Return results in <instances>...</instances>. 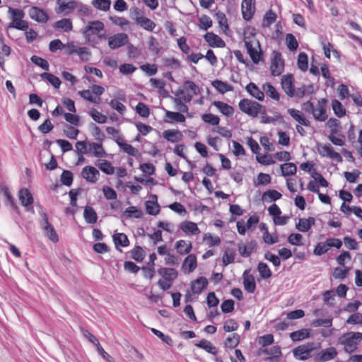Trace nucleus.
Wrapping results in <instances>:
<instances>
[{
  "label": "nucleus",
  "instance_id": "obj_58",
  "mask_svg": "<svg viewBox=\"0 0 362 362\" xmlns=\"http://www.w3.org/2000/svg\"><path fill=\"white\" fill-rule=\"evenodd\" d=\"M151 331L153 334L159 337L164 343L168 346H173V340L170 336L164 334L162 332L155 328H151Z\"/></svg>",
  "mask_w": 362,
  "mask_h": 362
},
{
  "label": "nucleus",
  "instance_id": "obj_1",
  "mask_svg": "<svg viewBox=\"0 0 362 362\" xmlns=\"http://www.w3.org/2000/svg\"><path fill=\"white\" fill-rule=\"evenodd\" d=\"M240 110L250 117H255L259 114H265V107L257 102L242 99L238 104Z\"/></svg>",
  "mask_w": 362,
  "mask_h": 362
},
{
  "label": "nucleus",
  "instance_id": "obj_60",
  "mask_svg": "<svg viewBox=\"0 0 362 362\" xmlns=\"http://www.w3.org/2000/svg\"><path fill=\"white\" fill-rule=\"evenodd\" d=\"M90 115L91 116L93 119L98 123L104 124L107 121V117L104 115H102L95 108H92L90 110Z\"/></svg>",
  "mask_w": 362,
  "mask_h": 362
},
{
  "label": "nucleus",
  "instance_id": "obj_19",
  "mask_svg": "<svg viewBox=\"0 0 362 362\" xmlns=\"http://www.w3.org/2000/svg\"><path fill=\"white\" fill-rule=\"evenodd\" d=\"M29 16L33 20L38 23H46L48 21L47 13L42 9L35 6L30 9Z\"/></svg>",
  "mask_w": 362,
  "mask_h": 362
},
{
  "label": "nucleus",
  "instance_id": "obj_17",
  "mask_svg": "<svg viewBox=\"0 0 362 362\" xmlns=\"http://www.w3.org/2000/svg\"><path fill=\"white\" fill-rule=\"evenodd\" d=\"M319 153L323 157H328L339 163L342 162V157L341 155L334 151L330 144L321 145L319 148Z\"/></svg>",
  "mask_w": 362,
  "mask_h": 362
},
{
  "label": "nucleus",
  "instance_id": "obj_31",
  "mask_svg": "<svg viewBox=\"0 0 362 362\" xmlns=\"http://www.w3.org/2000/svg\"><path fill=\"white\" fill-rule=\"evenodd\" d=\"M326 125L328 128L330 129L329 134L341 135V133H342L341 122L336 118H329L327 122Z\"/></svg>",
  "mask_w": 362,
  "mask_h": 362
},
{
  "label": "nucleus",
  "instance_id": "obj_5",
  "mask_svg": "<svg viewBox=\"0 0 362 362\" xmlns=\"http://www.w3.org/2000/svg\"><path fill=\"white\" fill-rule=\"evenodd\" d=\"M245 46L248 54L250 55L254 64H258L261 60V51H258L257 47L260 49V45L258 41L248 40L246 37L244 39Z\"/></svg>",
  "mask_w": 362,
  "mask_h": 362
},
{
  "label": "nucleus",
  "instance_id": "obj_6",
  "mask_svg": "<svg viewBox=\"0 0 362 362\" xmlns=\"http://www.w3.org/2000/svg\"><path fill=\"white\" fill-rule=\"evenodd\" d=\"M56 4V13H63L65 16L71 14L78 6L77 2L74 0H57Z\"/></svg>",
  "mask_w": 362,
  "mask_h": 362
},
{
  "label": "nucleus",
  "instance_id": "obj_21",
  "mask_svg": "<svg viewBox=\"0 0 362 362\" xmlns=\"http://www.w3.org/2000/svg\"><path fill=\"white\" fill-rule=\"evenodd\" d=\"M208 280L206 278L201 276L194 280L191 283V289L194 293L199 294L204 289L206 288L208 286Z\"/></svg>",
  "mask_w": 362,
  "mask_h": 362
},
{
  "label": "nucleus",
  "instance_id": "obj_37",
  "mask_svg": "<svg viewBox=\"0 0 362 362\" xmlns=\"http://www.w3.org/2000/svg\"><path fill=\"white\" fill-rule=\"evenodd\" d=\"M195 346L205 350L207 353H209L214 356L217 354V349L212 343L206 339H202L199 342L195 344Z\"/></svg>",
  "mask_w": 362,
  "mask_h": 362
},
{
  "label": "nucleus",
  "instance_id": "obj_2",
  "mask_svg": "<svg viewBox=\"0 0 362 362\" xmlns=\"http://www.w3.org/2000/svg\"><path fill=\"white\" fill-rule=\"evenodd\" d=\"M8 13L11 15V23L7 26L8 29L16 28L20 30H27L28 23L23 20L25 16L23 11L9 7Z\"/></svg>",
  "mask_w": 362,
  "mask_h": 362
},
{
  "label": "nucleus",
  "instance_id": "obj_27",
  "mask_svg": "<svg viewBox=\"0 0 362 362\" xmlns=\"http://www.w3.org/2000/svg\"><path fill=\"white\" fill-rule=\"evenodd\" d=\"M245 89L248 92V93L251 95L253 98L260 101H262L264 100V91L261 90L255 83L250 82L246 86Z\"/></svg>",
  "mask_w": 362,
  "mask_h": 362
},
{
  "label": "nucleus",
  "instance_id": "obj_44",
  "mask_svg": "<svg viewBox=\"0 0 362 362\" xmlns=\"http://www.w3.org/2000/svg\"><path fill=\"white\" fill-rule=\"evenodd\" d=\"M40 76L43 80L47 81L51 83L55 88H59L61 81L57 76L47 72L42 73Z\"/></svg>",
  "mask_w": 362,
  "mask_h": 362
},
{
  "label": "nucleus",
  "instance_id": "obj_26",
  "mask_svg": "<svg viewBox=\"0 0 362 362\" xmlns=\"http://www.w3.org/2000/svg\"><path fill=\"white\" fill-rule=\"evenodd\" d=\"M288 113L292 117L296 122H298L301 125L305 127H309L310 125V122L308 120L304 115L299 110L290 108L287 110Z\"/></svg>",
  "mask_w": 362,
  "mask_h": 362
},
{
  "label": "nucleus",
  "instance_id": "obj_61",
  "mask_svg": "<svg viewBox=\"0 0 362 362\" xmlns=\"http://www.w3.org/2000/svg\"><path fill=\"white\" fill-rule=\"evenodd\" d=\"M329 140L334 145L342 146L345 144V136L343 133L341 135L329 134L328 136Z\"/></svg>",
  "mask_w": 362,
  "mask_h": 362
},
{
  "label": "nucleus",
  "instance_id": "obj_25",
  "mask_svg": "<svg viewBox=\"0 0 362 362\" xmlns=\"http://www.w3.org/2000/svg\"><path fill=\"white\" fill-rule=\"evenodd\" d=\"M315 223V219L313 217L308 218H300L298 223L296 225V228L300 232H308Z\"/></svg>",
  "mask_w": 362,
  "mask_h": 362
},
{
  "label": "nucleus",
  "instance_id": "obj_7",
  "mask_svg": "<svg viewBox=\"0 0 362 362\" xmlns=\"http://www.w3.org/2000/svg\"><path fill=\"white\" fill-rule=\"evenodd\" d=\"M284 61L282 59L281 54L279 52H273V58L271 62L270 70L274 76H279L284 71Z\"/></svg>",
  "mask_w": 362,
  "mask_h": 362
},
{
  "label": "nucleus",
  "instance_id": "obj_32",
  "mask_svg": "<svg viewBox=\"0 0 362 362\" xmlns=\"http://www.w3.org/2000/svg\"><path fill=\"white\" fill-rule=\"evenodd\" d=\"M212 105L218 109L223 115L227 117L232 116L234 112V110L232 106L222 101H214Z\"/></svg>",
  "mask_w": 362,
  "mask_h": 362
},
{
  "label": "nucleus",
  "instance_id": "obj_43",
  "mask_svg": "<svg viewBox=\"0 0 362 362\" xmlns=\"http://www.w3.org/2000/svg\"><path fill=\"white\" fill-rule=\"evenodd\" d=\"M240 335L237 333H234L231 337L226 338L224 341V346L230 349H234L240 344Z\"/></svg>",
  "mask_w": 362,
  "mask_h": 362
},
{
  "label": "nucleus",
  "instance_id": "obj_50",
  "mask_svg": "<svg viewBox=\"0 0 362 362\" xmlns=\"http://www.w3.org/2000/svg\"><path fill=\"white\" fill-rule=\"evenodd\" d=\"M90 148L93 151V153L95 157H105L106 156V152L104 151L103 148L102 143H90L89 144Z\"/></svg>",
  "mask_w": 362,
  "mask_h": 362
},
{
  "label": "nucleus",
  "instance_id": "obj_62",
  "mask_svg": "<svg viewBox=\"0 0 362 362\" xmlns=\"http://www.w3.org/2000/svg\"><path fill=\"white\" fill-rule=\"evenodd\" d=\"M203 239L204 241H207L210 247L218 246L221 243L220 238L217 235H213L211 233H206Z\"/></svg>",
  "mask_w": 362,
  "mask_h": 362
},
{
  "label": "nucleus",
  "instance_id": "obj_20",
  "mask_svg": "<svg viewBox=\"0 0 362 362\" xmlns=\"http://www.w3.org/2000/svg\"><path fill=\"white\" fill-rule=\"evenodd\" d=\"M209 45L212 47H224L225 42L217 35L213 33H206L204 36Z\"/></svg>",
  "mask_w": 362,
  "mask_h": 362
},
{
  "label": "nucleus",
  "instance_id": "obj_14",
  "mask_svg": "<svg viewBox=\"0 0 362 362\" xmlns=\"http://www.w3.org/2000/svg\"><path fill=\"white\" fill-rule=\"evenodd\" d=\"M241 7L243 19L250 21L255 12V0H243Z\"/></svg>",
  "mask_w": 362,
  "mask_h": 362
},
{
  "label": "nucleus",
  "instance_id": "obj_9",
  "mask_svg": "<svg viewBox=\"0 0 362 362\" xmlns=\"http://www.w3.org/2000/svg\"><path fill=\"white\" fill-rule=\"evenodd\" d=\"M337 355L334 347H329L320 351L314 355L313 362H327L334 358Z\"/></svg>",
  "mask_w": 362,
  "mask_h": 362
},
{
  "label": "nucleus",
  "instance_id": "obj_39",
  "mask_svg": "<svg viewBox=\"0 0 362 362\" xmlns=\"http://www.w3.org/2000/svg\"><path fill=\"white\" fill-rule=\"evenodd\" d=\"M175 248L180 255L188 254L192 250V244L189 241L180 240L176 243Z\"/></svg>",
  "mask_w": 362,
  "mask_h": 362
},
{
  "label": "nucleus",
  "instance_id": "obj_42",
  "mask_svg": "<svg viewBox=\"0 0 362 362\" xmlns=\"http://www.w3.org/2000/svg\"><path fill=\"white\" fill-rule=\"evenodd\" d=\"M113 241L117 248L118 246L127 247L129 243L127 236L123 233L115 234Z\"/></svg>",
  "mask_w": 362,
  "mask_h": 362
},
{
  "label": "nucleus",
  "instance_id": "obj_4",
  "mask_svg": "<svg viewBox=\"0 0 362 362\" xmlns=\"http://www.w3.org/2000/svg\"><path fill=\"white\" fill-rule=\"evenodd\" d=\"M104 30V23L102 21L96 20L88 22L86 25L81 29V33L86 40L90 42V37L92 35H98Z\"/></svg>",
  "mask_w": 362,
  "mask_h": 362
},
{
  "label": "nucleus",
  "instance_id": "obj_12",
  "mask_svg": "<svg viewBox=\"0 0 362 362\" xmlns=\"http://www.w3.org/2000/svg\"><path fill=\"white\" fill-rule=\"evenodd\" d=\"M262 354L272 355L271 356L266 358L265 360L272 362H278L282 355L281 347L279 346H274L269 349L267 348H260L257 350V356H261Z\"/></svg>",
  "mask_w": 362,
  "mask_h": 362
},
{
  "label": "nucleus",
  "instance_id": "obj_57",
  "mask_svg": "<svg viewBox=\"0 0 362 362\" xmlns=\"http://www.w3.org/2000/svg\"><path fill=\"white\" fill-rule=\"evenodd\" d=\"M93 6L101 11H107L110 8V0H93L92 2Z\"/></svg>",
  "mask_w": 362,
  "mask_h": 362
},
{
  "label": "nucleus",
  "instance_id": "obj_40",
  "mask_svg": "<svg viewBox=\"0 0 362 362\" xmlns=\"http://www.w3.org/2000/svg\"><path fill=\"white\" fill-rule=\"evenodd\" d=\"M281 175L284 177L293 175L296 173L297 167L293 163H286L281 165Z\"/></svg>",
  "mask_w": 362,
  "mask_h": 362
},
{
  "label": "nucleus",
  "instance_id": "obj_56",
  "mask_svg": "<svg viewBox=\"0 0 362 362\" xmlns=\"http://www.w3.org/2000/svg\"><path fill=\"white\" fill-rule=\"evenodd\" d=\"M63 131L66 136L70 139H76L79 133L78 129L67 124L64 125Z\"/></svg>",
  "mask_w": 362,
  "mask_h": 362
},
{
  "label": "nucleus",
  "instance_id": "obj_51",
  "mask_svg": "<svg viewBox=\"0 0 362 362\" xmlns=\"http://www.w3.org/2000/svg\"><path fill=\"white\" fill-rule=\"evenodd\" d=\"M297 65L299 69L305 71L308 68V58L305 52H300L298 56Z\"/></svg>",
  "mask_w": 362,
  "mask_h": 362
},
{
  "label": "nucleus",
  "instance_id": "obj_23",
  "mask_svg": "<svg viewBox=\"0 0 362 362\" xmlns=\"http://www.w3.org/2000/svg\"><path fill=\"white\" fill-rule=\"evenodd\" d=\"M180 229L187 235H198L200 233V230L197 225L192 221H185L181 223Z\"/></svg>",
  "mask_w": 362,
  "mask_h": 362
},
{
  "label": "nucleus",
  "instance_id": "obj_38",
  "mask_svg": "<svg viewBox=\"0 0 362 362\" xmlns=\"http://www.w3.org/2000/svg\"><path fill=\"white\" fill-rule=\"evenodd\" d=\"M165 117L168 119L166 120L167 122H184L185 121V117L181 112H172L165 110Z\"/></svg>",
  "mask_w": 362,
  "mask_h": 362
},
{
  "label": "nucleus",
  "instance_id": "obj_47",
  "mask_svg": "<svg viewBox=\"0 0 362 362\" xmlns=\"http://www.w3.org/2000/svg\"><path fill=\"white\" fill-rule=\"evenodd\" d=\"M183 267L188 269V272H193L197 267V257L194 255H189L185 259Z\"/></svg>",
  "mask_w": 362,
  "mask_h": 362
},
{
  "label": "nucleus",
  "instance_id": "obj_8",
  "mask_svg": "<svg viewBox=\"0 0 362 362\" xmlns=\"http://www.w3.org/2000/svg\"><path fill=\"white\" fill-rule=\"evenodd\" d=\"M348 334L351 336L345 339L341 340L340 344L345 346L344 351L350 354L354 349H349L348 347L356 348V346L362 340V333L359 332H351L348 333Z\"/></svg>",
  "mask_w": 362,
  "mask_h": 362
},
{
  "label": "nucleus",
  "instance_id": "obj_49",
  "mask_svg": "<svg viewBox=\"0 0 362 362\" xmlns=\"http://www.w3.org/2000/svg\"><path fill=\"white\" fill-rule=\"evenodd\" d=\"M146 213L156 216L160 211V206L157 202L146 201L145 203Z\"/></svg>",
  "mask_w": 362,
  "mask_h": 362
},
{
  "label": "nucleus",
  "instance_id": "obj_11",
  "mask_svg": "<svg viewBox=\"0 0 362 362\" xmlns=\"http://www.w3.org/2000/svg\"><path fill=\"white\" fill-rule=\"evenodd\" d=\"M281 86L282 90L290 98L295 95L294 77L293 74H286L282 76Z\"/></svg>",
  "mask_w": 362,
  "mask_h": 362
},
{
  "label": "nucleus",
  "instance_id": "obj_13",
  "mask_svg": "<svg viewBox=\"0 0 362 362\" xmlns=\"http://www.w3.org/2000/svg\"><path fill=\"white\" fill-rule=\"evenodd\" d=\"M18 197L21 204L26 208L27 211L34 212V209L32 206L33 203V197L28 189H21L18 192Z\"/></svg>",
  "mask_w": 362,
  "mask_h": 362
},
{
  "label": "nucleus",
  "instance_id": "obj_15",
  "mask_svg": "<svg viewBox=\"0 0 362 362\" xmlns=\"http://www.w3.org/2000/svg\"><path fill=\"white\" fill-rule=\"evenodd\" d=\"M81 176L90 183H95L100 177V172L90 165L85 166L81 171Z\"/></svg>",
  "mask_w": 362,
  "mask_h": 362
},
{
  "label": "nucleus",
  "instance_id": "obj_10",
  "mask_svg": "<svg viewBox=\"0 0 362 362\" xmlns=\"http://www.w3.org/2000/svg\"><path fill=\"white\" fill-rule=\"evenodd\" d=\"M327 103V100L325 98H322L319 100L316 107H314L312 115L315 120L325 122L327 119L328 117L326 113Z\"/></svg>",
  "mask_w": 362,
  "mask_h": 362
},
{
  "label": "nucleus",
  "instance_id": "obj_54",
  "mask_svg": "<svg viewBox=\"0 0 362 362\" xmlns=\"http://www.w3.org/2000/svg\"><path fill=\"white\" fill-rule=\"evenodd\" d=\"M116 142L118 144V146L121 148H122V150L124 152H126L128 155L132 156H136V154L137 153V150L134 146H132L131 144L120 141L119 139H117Z\"/></svg>",
  "mask_w": 362,
  "mask_h": 362
},
{
  "label": "nucleus",
  "instance_id": "obj_3",
  "mask_svg": "<svg viewBox=\"0 0 362 362\" xmlns=\"http://www.w3.org/2000/svg\"><path fill=\"white\" fill-rule=\"evenodd\" d=\"M320 345L317 346L314 342H308L296 347L292 350L293 356L300 361H306L313 355V351L318 349Z\"/></svg>",
  "mask_w": 362,
  "mask_h": 362
},
{
  "label": "nucleus",
  "instance_id": "obj_53",
  "mask_svg": "<svg viewBox=\"0 0 362 362\" xmlns=\"http://www.w3.org/2000/svg\"><path fill=\"white\" fill-rule=\"evenodd\" d=\"M30 59L33 64H35L37 66H39L43 70H45V71L49 70V64L46 59H45L40 57L36 56V55L32 56Z\"/></svg>",
  "mask_w": 362,
  "mask_h": 362
},
{
  "label": "nucleus",
  "instance_id": "obj_18",
  "mask_svg": "<svg viewBox=\"0 0 362 362\" xmlns=\"http://www.w3.org/2000/svg\"><path fill=\"white\" fill-rule=\"evenodd\" d=\"M43 230L47 237L52 242L56 243L59 241V236L53 226L49 223L46 214H43Z\"/></svg>",
  "mask_w": 362,
  "mask_h": 362
},
{
  "label": "nucleus",
  "instance_id": "obj_41",
  "mask_svg": "<svg viewBox=\"0 0 362 362\" xmlns=\"http://www.w3.org/2000/svg\"><path fill=\"white\" fill-rule=\"evenodd\" d=\"M211 84L221 93H225L233 90V87L230 84L220 80H215Z\"/></svg>",
  "mask_w": 362,
  "mask_h": 362
},
{
  "label": "nucleus",
  "instance_id": "obj_36",
  "mask_svg": "<svg viewBox=\"0 0 362 362\" xmlns=\"http://www.w3.org/2000/svg\"><path fill=\"white\" fill-rule=\"evenodd\" d=\"M310 336V329H301L290 334V338L293 341H300L305 339L309 338Z\"/></svg>",
  "mask_w": 362,
  "mask_h": 362
},
{
  "label": "nucleus",
  "instance_id": "obj_24",
  "mask_svg": "<svg viewBox=\"0 0 362 362\" xmlns=\"http://www.w3.org/2000/svg\"><path fill=\"white\" fill-rule=\"evenodd\" d=\"M257 245V243L255 240H251L247 244H239L238 251L241 256L247 257L256 249Z\"/></svg>",
  "mask_w": 362,
  "mask_h": 362
},
{
  "label": "nucleus",
  "instance_id": "obj_63",
  "mask_svg": "<svg viewBox=\"0 0 362 362\" xmlns=\"http://www.w3.org/2000/svg\"><path fill=\"white\" fill-rule=\"evenodd\" d=\"M235 302L232 299H227L223 301L221 305V310L223 313H230L234 310Z\"/></svg>",
  "mask_w": 362,
  "mask_h": 362
},
{
  "label": "nucleus",
  "instance_id": "obj_16",
  "mask_svg": "<svg viewBox=\"0 0 362 362\" xmlns=\"http://www.w3.org/2000/svg\"><path fill=\"white\" fill-rule=\"evenodd\" d=\"M128 41V36L125 33L115 34L108 38V45L110 49H115L124 45Z\"/></svg>",
  "mask_w": 362,
  "mask_h": 362
},
{
  "label": "nucleus",
  "instance_id": "obj_64",
  "mask_svg": "<svg viewBox=\"0 0 362 362\" xmlns=\"http://www.w3.org/2000/svg\"><path fill=\"white\" fill-rule=\"evenodd\" d=\"M346 324L362 325V314L356 313L351 315L346 321Z\"/></svg>",
  "mask_w": 362,
  "mask_h": 362
},
{
  "label": "nucleus",
  "instance_id": "obj_29",
  "mask_svg": "<svg viewBox=\"0 0 362 362\" xmlns=\"http://www.w3.org/2000/svg\"><path fill=\"white\" fill-rule=\"evenodd\" d=\"M53 28L64 32H70L73 29L72 21L70 18H62L56 21L53 25Z\"/></svg>",
  "mask_w": 362,
  "mask_h": 362
},
{
  "label": "nucleus",
  "instance_id": "obj_35",
  "mask_svg": "<svg viewBox=\"0 0 362 362\" xmlns=\"http://www.w3.org/2000/svg\"><path fill=\"white\" fill-rule=\"evenodd\" d=\"M264 93L272 98L274 100L279 101L280 99V94L276 89L269 82H266L262 85Z\"/></svg>",
  "mask_w": 362,
  "mask_h": 362
},
{
  "label": "nucleus",
  "instance_id": "obj_46",
  "mask_svg": "<svg viewBox=\"0 0 362 362\" xmlns=\"http://www.w3.org/2000/svg\"><path fill=\"white\" fill-rule=\"evenodd\" d=\"M332 107L334 113L338 117H342L346 115V109L339 100L336 99L333 100L332 101Z\"/></svg>",
  "mask_w": 362,
  "mask_h": 362
},
{
  "label": "nucleus",
  "instance_id": "obj_30",
  "mask_svg": "<svg viewBox=\"0 0 362 362\" xmlns=\"http://www.w3.org/2000/svg\"><path fill=\"white\" fill-rule=\"evenodd\" d=\"M163 136L167 141L175 143L181 140L182 134L178 130L168 129L163 132Z\"/></svg>",
  "mask_w": 362,
  "mask_h": 362
},
{
  "label": "nucleus",
  "instance_id": "obj_22",
  "mask_svg": "<svg viewBox=\"0 0 362 362\" xmlns=\"http://www.w3.org/2000/svg\"><path fill=\"white\" fill-rule=\"evenodd\" d=\"M243 279L245 290L250 293H254L256 289L255 277L250 273H243Z\"/></svg>",
  "mask_w": 362,
  "mask_h": 362
},
{
  "label": "nucleus",
  "instance_id": "obj_52",
  "mask_svg": "<svg viewBox=\"0 0 362 362\" xmlns=\"http://www.w3.org/2000/svg\"><path fill=\"white\" fill-rule=\"evenodd\" d=\"M281 197V194L275 189H269L264 192L262 194V199L267 202V198L269 201H276Z\"/></svg>",
  "mask_w": 362,
  "mask_h": 362
},
{
  "label": "nucleus",
  "instance_id": "obj_55",
  "mask_svg": "<svg viewBox=\"0 0 362 362\" xmlns=\"http://www.w3.org/2000/svg\"><path fill=\"white\" fill-rule=\"evenodd\" d=\"M145 256L144 250L140 246H135L131 251V257L136 262H141Z\"/></svg>",
  "mask_w": 362,
  "mask_h": 362
},
{
  "label": "nucleus",
  "instance_id": "obj_45",
  "mask_svg": "<svg viewBox=\"0 0 362 362\" xmlns=\"http://www.w3.org/2000/svg\"><path fill=\"white\" fill-rule=\"evenodd\" d=\"M124 216L127 218H140L143 216V211L136 206H129L124 211Z\"/></svg>",
  "mask_w": 362,
  "mask_h": 362
},
{
  "label": "nucleus",
  "instance_id": "obj_33",
  "mask_svg": "<svg viewBox=\"0 0 362 362\" xmlns=\"http://www.w3.org/2000/svg\"><path fill=\"white\" fill-rule=\"evenodd\" d=\"M83 217L86 223L94 224L97 222L98 215L92 206H86L83 211Z\"/></svg>",
  "mask_w": 362,
  "mask_h": 362
},
{
  "label": "nucleus",
  "instance_id": "obj_59",
  "mask_svg": "<svg viewBox=\"0 0 362 362\" xmlns=\"http://www.w3.org/2000/svg\"><path fill=\"white\" fill-rule=\"evenodd\" d=\"M74 180L73 173L69 171L64 170L60 177V180L64 185L71 186Z\"/></svg>",
  "mask_w": 362,
  "mask_h": 362
},
{
  "label": "nucleus",
  "instance_id": "obj_48",
  "mask_svg": "<svg viewBox=\"0 0 362 362\" xmlns=\"http://www.w3.org/2000/svg\"><path fill=\"white\" fill-rule=\"evenodd\" d=\"M150 82L154 88H158L160 94H161L164 97L168 95V92L165 89V83L163 81L160 79L151 78Z\"/></svg>",
  "mask_w": 362,
  "mask_h": 362
},
{
  "label": "nucleus",
  "instance_id": "obj_28",
  "mask_svg": "<svg viewBox=\"0 0 362 362\" xmlns=\"http://www.w3.org/2000/svg\"><path fill=\"white\" fill-rule=\"evenodd\" d=\"M135 22L138 25L147 31H153L156 25L152 20L144 16H137L135 18Z\"/></svg>",
  "mask_w": 362,
  "mask_h": 362
},
{
  "label": "nucleus",
  "instance_id": "obj_34",
  "mask_svg": "<svg viewBox=\"0 0 362 362\" xmlns=\"http://www.w3.org/2000/svg\"><path fill=\"white\" fill-rule=\"evenodd\" d=\"M95 165L106 175H113L115 173V168L107 160H98L95 162Z\"/></svg>",
  "mask_w": 362,
  "mask_h": 362
}]
</instances>
